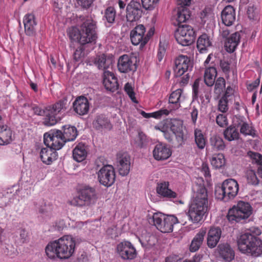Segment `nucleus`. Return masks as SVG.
<instances>
[{"mask_svg":"<svg viewBox=\"0 0 262 262\" xmlns=\"http://www.w3.org/2000/svg\"><path fill=\"white\" fill-rule=\"evenodd\" d=\"M78 242V239L70 235L63 236L47 245L45 249L46 255L50 259H69L75 253Z\"/></svg>","mask_w":262,"mask_h":262,"instance_id":"obj_1","label":"nucleus"},{"mask_svg":"<svg viewBox=\"0 0 262 262\" xmlns=\"http://www.w3.org/2000/svg\"><path fill=\"white\" fill-rule=\"evenodd\" d=\"M194 193L189 205L188 216L192 222L201 221L208 207L207 190L204 185L195 184L192 188Z\"/></svg>","mask_w":262,"mask_h":262,"instance_id":"obj_2","label":"nucleus"},{"mask_svg":"<svg viewBox=\"0 0 262 262\" xmlns=\"http://www.w3.org/2000/svg\"><path fill=\"white\" fill-rule=\"evenodd\" d=\"M79 18L82 21L80 30L76 27H72L69 30L68 34L70 39L82 45L95 41L97 37L96 23L91 17L80 16Z\"/></svg>","mask_w":262,"mask_h":262,"instance_id":"obj_3","label":"nucleus"},{"mask_svg":"<svg viewBox=\"0 0 262 262\" xmlns=\"http://www.w3.org/2000/svg\"><path fill=\"white\" fill-rule=\"evenodd\" d=\"M237 243L239 251L247 256L257 257L262 255V240L250 233L241 235Z\"/></svg>","mask_w":262,"mask_h":262,"instance_id":"obj_4","label":"nucleus"},{"mask_svg":"<svg viewBox=\"0 0 262 262\" xmlns=\"http://www.w3.org/2000/svg\"><path fill=\"white\" fill-rule=\"evenodd\" d=\"M68 106L67 100H60L55 104L48 106L44 110H41L38 106H34V113L39 116H43V124L47 126L55 125L57 122L56 115L59 113L64 111Z\"/></svg>","mask_w":262,"mask_h":262,"instance_id":"obj_5","label":"nucleus"},{"mask_svg":"<svg viewBox=\"0 0 262 262\" xmlns=\"http://www.w3.org/2000/svg\"><path fill=\"white\" fill-rule=\"evenodd\" d=\"M238 190L237 182L234 179H228L223 182L221 187L215 189V195L217 199L228 202L237 195Z\"/></svg>","mask_w":262,"mask_h":262,"instance_id":"obj_6","label":"nucleus"},{"mask_svg":"<svg viewBox=\"0 0 262 262\" xmlns=\"http://www.w3.org/2000/svg\"><path fill=\"white\" fill-rule=\"evenodd\" d=\"M97 199L95 189L87 186L80 189L78 196L74 197L69 203L74 206H89L95 204Z\"/></svg>","mask_w":262,"mask_h":262,"instance_id":"obj_7","label":"nucleus"},{"mask_svg":"<svg viewBox=\"0 0 262 262\" xmlns=\"http://www.w3.org/2000/svg\"><path fill=\"white\" fill-rule=\"evenodd\" d=\"M252 209L248 202L239 201L236 206L229 209L227 218L230 221L239 222L242 220L248 218L252 214Z\"/></svg>","mask_w":262,"mask_h":262,"instance_id":"obj_8","label":"nucleus"},{"mask_svg":"<svg viewBox=\"0 0 262 262\" xmlns=\"http://www.w3.org/2000/svg\"><path fill=\"white\" fill-rule=\"evenodd\" d=\"M183 122L179 119L167 118L165 119V138L169 141L172 140V137L168 135L169 130L174 135L179 142L184 141Z\"/></svg>","mask_w":262,"mask_h":262,"instance_id":"obj_9","label":"nucleus"},{"mask_svg":"<svg viewBox=\"0 0 262 262\" xmlns=\"http://www.w3.org/2000/svg\"><path fill=\"white\" fill-rule=\"evenodd\" d=\"M195 35V32L191 26L182 25L178 26L175 38L178 43L183 46H187L194 42Z\"/></svg>","mask_w":262,"mask_h":262,"instance_id":"obj_10","label":"nucleus"},{"mask_svg":"<svg viewBox=\"0 0 262 262\" xmlns=\"http://www.w3.org/2000/svg\"><path fill=\"white\" fill-rule=\"evenodd\" d=\"M66 142L60 130H51L44 134V143L54 150L60 149Z\"/></svg>","mask_w":262,"mask_h":262,"instance_id":"obj_11","label":"nucleus"},{"mask_svg":"<svg viewBox=\"0 0 262 262\" xmlns=\"http://www.w3.org/2000/svg\"><path fill=\"white\" fill-rule=\"evenodd\" d=\"M116 251L119 256L125 260L135 259L137 255V252L133 245L128 241H123L116 246Z\"/></svg>","mask_w":262,"mask_h":262,"instance_id":"obj_12","label":"nucleus"},{"mask_svg":"<svg viewBox=\"0 0 262 262\" xmlns=\"http://www.w3.org/2000/svg\"><path fill=\"white\" fill-rule=\"evenodd\" d=\"M143 11L140 2L132 0L126 7L125 18L127 23H132L138 20L142 16Z\"/></svg>","mask_w":262,"mask_h":262,"instance_id":"obj_13","label":"nucleus"},{"mask_svg":"<svg viewBox=\"0 0 262 262\" xmlns=\"http://www.w3.org/2000/svg\"><path fill=\"white\" fill-rule=\"evenodd\" d=\"M98 179L100 183L104 186L109 187L115 181V172L111 165H106L101 168L97 172Z\"/></svg>","mask_w":262,"mask_h":262,"instance_id":"obj_14","label":"nucleus"},{"mask_svg":"<svg viewBox=\"0 0 262 262\" xmlns=\"http://www.w3.org/2000/svg\"><path fill=\"white\" fill-rule=\"evenodd\" d=\"M176 69H174L176 77L182 76L188 71H191L193 67V62L187 56L179 55L175 61Z\"/></svg>","mask_w":262,"mask_h":262,"instance_id":"obj_15","label":"nucleus"},{"mask_svg":"<svg viewBox=\"0 0 262 262\" xmlns=\"http://www.w3.org/2000/svg\"><path fill=\"white\" fill-rule=\"evenodd\" d=\"M146 28L144 25H137L130 32V38L132 43L135 46H140V49H142L145 44L144 41V34Z\"/></svg>","mask_w":262,"mask_h":262,"instance_id":"obj_16","label":"nucleus"},{"mask_svg":"<svg viewBox=\"0 0 262 262\" xmlns=\"http://www.w3.org/2000/svg\"><path fill=\"white\" fill-rule=\"evenodd\" d=\"M117 163L119 174L122 176H127L130 169V157L129 155L126 153L118 155Z\"/></svg>","mask_w":262,"mask_h":262,"instance_id":"obj_17","label":"nucleus"},{"mask_svg":"<svg viewBox=\"0 0 262 262\" xmlns=\"http://www.w3.org/2000/svg\"><path fill=\"white\" fill-rule=\"evenodd\" d=\"M92 124L93 127L98 130H111L113 127L110 120L103 114L97 115Z\"/></svg>","mask_w":262,"mask_h":262,"instance_id":"obj_18","label":"nucleus"},{"mask_svg":"<svg viewBox=\"0 0 262 262\" xmlns=\"http://www.w3.org/2000/svg\"><path fill=\"white\" fill-rule=\"evenodd\" d=\"M236 125L237 127L239 128L240 133L242 135L245 136H251L253 137L256 136V130L254 127L246 122L244 117L237 118Z\"/></svg>","mask_w":262,"mask_h":262,"instance_id":"obj_19","label":"nucleus"},{"mask_svg":"<svg viewBox=\"0 0 262 262\" xmlns=\"http://www.w3.org/2000/svg\"><path fill=\"white\" fill-rule=\"evenodd\" d=\"M74 111L79 115L86 114L89 110L90 103L88 99L84 96H80L73 103Z\"/></svg>","mask_w":262,"mask_h":262,"instance_id":"obj_20","label":"nucleus"},{"mask_svg":"<svg viewBox=\"0 0 262 262\" xmlns=\"http://www.w3.org/2000/svg\"><path fill=\"white\" fill-rule=\"evenodd\" d=\"M182 92V89H178L171 93L169 97L168 109H165V115H168L171 111L178 109L180 106V99Z\"/></svg>","mask_w":262,"mask_h":262,"instance_id":"obj_21","label":"nucleus"},{"mask_svg":"<svg viewBox=\"0 0 262 262\" xmlns=\"http://www.w3.org/2000/svg\"><path fill=\"white\" fill-rule=\"evenodd\" d=\"M222 231L219 227H211L207 234V245L210 248L216 247L221 238Z\"/></svg>","mask_w":262,"mask_h":262,"instance_id":"obj_22","label":"nucleus"},{"mask_svg":"<svg viewBox=\"0 0 262 262\" xmlns=\"http://www.w3.org/2000/svg\"><path fill=\"white\" fill-rule=\"evenodd\" d=\"M135 64L132 57L126 54L121 56L118 60V70L121 73H127L133 70Z\"/></svg>","mask_w":262,"mask_h":262,"instance_id":"obj_23","label":"nucleus"},{"mask_svg":"<svg viewBox=\"0 0 262 262\" xmlns=\"http://www.w3.org/2000/svg\"><path fill=\"white\" fill-rule=\"evenodd\" d=\"M103 84L106 90L112 92L117 90L119 87L117 78L108 71H104Z\"/></svg>","mask_w":262,"mask_h":262,"instance_id":"obj_24","label":"nucleus"},{"mask_svg":"<svg viewBox=\"0 0 262 262\" xmlns=\"http://www.w3.org/2000/svg\"><path fill=\"white\" fill-rule=\"evenodd\" d=\"M23 23L26 34L29 36L34 35L35 34V27L37 25L34 15L32 13L25 15Z\"/></svg>","mask_w":262,"mask_h":262,"instance_id":"obj_25","label":"nucleus"},{"mask_svg":"<svg viewBox=\"0 0 262 262\" xmlns=\"http://www.w3.org/2000/svg\"><path fill=\"white\" fill-rule=\"evenodd\" d=\"M221 17L223 23L227 26H231L235 20V11L234 8L228 5L222 12Z\"/></svg>","mask_w":262,"mask_h":262,"instance_id":"obj_26","label":"nucleus"},{"mask_svg":"<svg viewBox=\"0 0 262 262\" xmlns=\"http://www.w3.org/2000/svg\"><path fill=\"white\" fill-rule=\"evenodd\" d=\"M206 232V228H202L200 229L191 242L189 246L190 252H195L199 250L203 244Z\"/></svg>","mask_w":262,"mask_h":262,"instance_id":"obj_27","label":"nucleus"},{"mask_svg":"<svg viewBox=\"0 0 262 262\" xmlns=\"http://www.w3.org/2000/svg\"><path fill=\"white\" fill-rule=\"evenodd\" d=\"M241 36L238 32L232 34L227 38L225 42V48L229 53L233 52L240 42Z\"/></svg>","mask_w":262,"mask_h":262,"instance_id":"obj_28","label":"nucleus"},{"mask_svg":"<svg viewBox=\"0 0 262 262\" xmlns=\"http://www.w3.org/2000/svg\"><path fill=\"white\" fill-rule=\"evenodd\" d=\"M51 147L43 148L40 152V158L42 162L47 165L51 164L56 159L57 154Z\"/></svg>","mask_w":262,"mask_h":262,"instance_id":"obj_29","label":"nucleus"},{"mask_svg":"<svg viewBox=\"0 0 262 262\" xmlns=\"http://www.w3.org/2000/svg\"><path fill=\"white\" fill-rule=\"evenodd\" d=\"M220 256L226 261H230L234 258V252L228 244H221L218 247Z\"/></svg>","mask_w":262,"mask_h":262,"instance_id":"obj_30","label":"nucleus"},{"mask_svg":"<svg viewBox=\"0 0 262 262\" xmlns=\"http://www.w3.org/2000/svg\"><path fill=\"white\" fill-rule=\"evenodd\" d=\"M88 149L83 144L79 143L73 149V157L75 160L77 162L83 161L86 157Z\"/></svg>","mask_w":262,"mask_h":262,"instance_id":"obj_31","label":"nucleus"},{"mask_svg":"<svg viewBox=\"0 0 262 262\" xmlns=\"http://www.w3.org/2000/svg\"><path fill=\"white\" fill-rule=\"evenodd\" d=\"M62 136L66 142L74 140L78 135L76 128L74 126L66 125L62 126Z\"/></svg>","mask_w":262,"mask_h":262,"instance_id":"obj_32","label":"nucleus"},{"mask_svg":"<svg viewBox=\"0 0 262 262\" xmlns=\"http://www.w3.org/2000/svg\"><path fill=\"white\" fill-rule=\"evenodd\" d=\"M217 75V71L215 68L210 67L205 70L204 80L205 84L208 86H212L215 83V79Z\"/></svg>","mask_w":262,"mask_h":262,"instance_id":"obj_33","label":"nucleus"},{"mask_svg":"<svg viewBox=\"0 0 262 262\" xmlns=\"http://www.w3.org/2000/svg\"><path fill=\"white\" fill-rule=\"evenodd\" d=\"M12 141V131L7 125L0 126V145L7 144Z\"/></svg>","mask_w":262,"mask_h":262,"instance_id":"obj_34","label":"nucleus"},{"mask_svg":"<svg viewBox=\"0 0 262 262\" xmlns=\"http://www.w3.org/2000/svg\"><path fill=\"white\" fill-rule=\"evenodd\" d=\"M211 45L210 38L206 34L201 35L197 40V48L202 53L205 52L207 49Z\"/></svg>","mask_w":262,"mask_h":262,"instance_id":"obj_35","label":"nucleus"},{"mask_svg":"<svg viewBox=\"0 0 262 262\" xmlns=\"http://www.w3.org/2000/svg\"><path fill=\"white\" fill-rule=\"evenodd\" d=\"M191 15V12L189 9L185 7L181 6L178 8L177 13V21L178 26H181V24L188 20Z\"/></svg>","mask_w":262,"mask_h":262,"instance_id":"obj_36","label":"nucleus"},{"mask_svg":"<svg viewBox=\"0 0 262 262\" xmlns=\"http://www.w3.org/2000/svg\"><path fill=\"white\" fill-rule=\"evenodd\" d=\"M94 63L99 69L104 70L105 71L111 67L112 61L110 58H106L104 54H102L97 56Z\"/></svg>","mask_w":262,"mask_h":262,"instance_id":"obj_37","label":"nucleus"},{"mask_svg":"<svg viewBox=\"0 0 262 262\" xmlns=\"http://www.w3.org/2000/svg\"><path fill=\"white\" fill-rule=\"evenodd\" d=\"M224 137L228 141L238 140L239 138V133L235 126L230 125L224 131Z\"/></svg>","mask_w":262,"mask_h":262,"instance_id":"obj_38","label":"nucleus"},{"mask_svg":"<svg viewBox=\"0 0 262 262\" xmlns=\"http://www.w3.org/2000/svg\"><path fill=\"white\" fill-rule=\"evenodd\" d=\"M210 143L214 150H222L226 147L223 139L218 135H213L210 138Z\"/></svg>","mask_w":262,"mask_h":262,"instance_id":"obj_39","label":"nucleus"},{"mask_svg":"<svg viewBox=\"0 0 262 262\" xmlns=\"http://www.w3.org/2000/svg\"><path fill=\"white\" fill-rule=\"evenodd\" d=\"M178 223V220L176 216L165 214V233L171 232L173 231L174 225Z\"/></svg>","mask_w":262,"mask_h":262,"instance_id":"obj_40","label":"nucleus"},{"mask_svg":"<svg viewBox=\"0 0 262 262\" xmlns=\"http://www.w3.org/2000/svg\"><path fill=\"white\" fill-rule=\"evenodd\" d=\"M256 172L257 171L251 168L247 169L245 177L248 184L252 185H257L259 184V181L256 175Z\"/></svg>","mask_w":262,"mask_h":262,"instance_id":"obj_41","label":"nucleus"},{"mask_svg":"<svg viewBox=\"0 0 262 262\" xmlns=\"http://www.w3.org/2000/svg\"><path fill=\"white\" fill-rule=\"evenodd\" d=\"M169 183L168 182H165V190H164V196H165V201L167 200H169L170 201H172L174 203L178 204V203L180 204H183V202L181 201H178L177 198L178 194L177 193L171 190L168 188Z\"/></svg>","mask_w":262,"mask_h":262,"instance_id":"obj_42","label":"nucleus"},{"mask_svg":"<svg viewBox=\"0 0 262 262\" xmlns=\"http://www.w3.org/2000/svg\"><path fill=\"white\" fill-rule=\"evenodd\" d=\"M230 90H232V89L230 86H228L226 89L225 94L221 97L219 101L218 110L222 113H226L228 110V100L227 98L229 97V95L228 91Z\"/></svg>","mask_w":262,"mask_h":262,"instance_id":"obj_43","label":"nucleus"},{"mask_svg":"<svg viewBox=\"0 0 262 262\" xmlns=\"http://www.w3.org/2000/svg\"><path fill=\"white\" fill-rule=\"evenodd\" d=\"M194 138L198 147L203 149L206 145V139L200 129L196 128L194 130Z\"/></svg>","mask_w":262,"mask_h":262,"instance_id":"obj_44","label":"nucleus"},{"mask_svg":"<svg viewBox=\"0 0 262 262\" xmlns=\"http://www.w3.org/2000/svg\"><path fill=\"white\" fill-rule=\"evenodd\" d=\"M211 163L215 168H221L225 163V159L224 155L219 154L214 155L212 158Z\"/></svg>","mask_w":262,"mask_h":262,"instance_id":"obj_45","label":"nucleus"},{"mask_svg":"<svg viewBox=\"0 0 262 262\" xmlns=\"http://www.w3.org/2000/svg\"><path fill=\"white\" fill-rule=\"evenodd\" d=\"M248 155L251 159L254 160L255 162L259 165L257 170V173L259 177L262 178V155L252 151H249Z\"/></svg>","mask_w":262,"mask_h":262,"instance_id":"obj_46","label":"nucleus"},{"mask_svg":"<svg viewBox=\"0 0 262 262\" xmlns=\"http://www.w3.org/2000/svg\"><path fill=\"white\" fill-rule=\"evenodd\" d=\"M116 16V11L113 7H107L104 11V17L110 24H113L115 22Z\"/></svg>","mask_w":262,"mask_h":262,"instance_id":"obj_47","label":"nucleus"},{"mask_svg":"<svg viewBox=\"0 0 262 262\" xmlns=\"http://www.w3.org/2000/svg\"><path fill=\"white\" fill-rule=\"evenodd\" d=\"M153 156L155 159L161 160L164 157V146L162 143L157 144L153 150Z\"/></svg>","mask_w":262,"mask_h":262,"instance_id":"obj_48","label":"nucleus"},{"mask_svg":"<svg viewBox=\"0 0 262 262\" xmlns=\"http://www.w3.org/2000/svg\"><path fill=\"white\" fill-rule=\"evenodd\" d=\"M159 1V0H141L143 8L147 11L154 10Z\"/></svg>","mask_w":262,"mask_h":262,"instance_id":"obj_49","label":"nucleus"},{"mask_svg":"<svg viewBox=\"0 0 262 262\" xmlns=\"http://www.w3.org/2000/svg\"><path fill=\"white\" fill-rule=\"evenodd\" d=\"M162 213H155L153 215V221L154 223V225L157 227V229L160 230L161 232H164L163 229L164 227H163L162 223Z\"/></svg>","mask_w":262,"mask_h":262,"instance_id":"obj_50","label":"nucleus"},{"mask_svg":"<svg viewBox=\"0 0 262 262\" xmlns=\"http://www.w3.org/2000/svg\"><path fill=\"white\" fill-rule=\"evenodd\" d=\"M18 240L19 243L24 244L28 241V233L24 228H20L17 230Z\"/></svg>","mask_w":262,"mask_h":262,"instance_id":"obj_51","label":"nucleus"},{"mask_svg":"<svg viewBox=\"0 0 262 262\" xmlns=\"http://www.w3.org/2000/svg\"><path fill=\"white\" fill-rule=\"evenodd\" d=\"M226 85L225 80L223 77H219L216 80L214 86V91L216 94H220L225 88Z\"/></svg>","mask_w":262,"mask_h":262,"instance_id":"obj_52","label":"nucleus"},{"mask_svg":"<svg viewBox=\"0 0 262 262\" xmlns=\"http://www.w3.org/2000/svg\"><path fill=\"white\" fill-rule=\"evenodd\" d=\"M216 122L221 127H224L228 124V119L226 115L219 114L216 117Z\"/></svg>","mask_w":262,"mask_h":262,"instance_id":"obj_53","label":"nucleus"},{"mask_svg":"<svg viewBox=\"0 0 262 262\" xmlns=\"http://www.w3.org/2000/svg\"><path fill=\"white\" fill-rule=\"evenodd\" d=\"M124 90L128 94L130 98L132 99V100L135 102H136L135 93L134 92L133 89L130 83H127L125 84L124 86Z\"/></svg>","mask_w":262,"mask_h":262,"instance_id":"obj_54","label":"nucleus"},{"mask_svg":"<svg viewBox=\"0 0 262 262\" xmlns=\"http://www.w3.org/2000/svg\"><path fill=\"white\" fill-rule=\"evenodd\" d=\"M200 81L201 79L197 78L196 79H195L192 85V95L193 97L195 99L197 98L199 96V88Z\"/></svg>","mask_w":262,"mask_h":262,"instance_id":"obj_55","label":"nucleus"},{"mask_svg":"<svg viewBox=\"0 0 262 262\" xmlns=\"http://www.w3.org/2000/svg\"><path fill=\"white\" fill-rule=\"evenodd\" d=\"M190 76L188 73H186L182 76L179 77L178 79L179 84L181 86L186 85L189 82Z\"/></svg>","mask_w":262,"mask_h":262,"instance_id":"obj_56","label":"nucleus"},{"mask_svg":"<svg viewBox=\"0 0 262 262\" xmlns=\"http://www.w3.org/2000/svg\"><path fill=\"white\" fill-rule=\"evenodd\" d=\"M256 8L254 6H249L247 9V15L250 19H255L256 15Z\"/></svg>","mask_w":262,"mask_h":262,"instance_id":"obj_57","label":"nucleus"},{"mask_svg":"<svg viewBox=\"0 0 262 262\" xmlns=\"http://www.w3.org/2000/svg\"><path fill=\"white\" fill-rule=\"evenodd\" d=\"M83 50L82 47L78 48L74 53V59L75 61H79L80 58L83 56Z\"/></svg>","mask_w":262,"mask_h":262,"instance_id":"obj_58","label":"nucleus"},{"mask_svg":"<svg viewBox=\"0 0 262 262\" xmlns=\"http://www.w3.org/2000/svg\"><path fill=\"white\" fill-rule=\"evenodd\" d=\"M107 164H105L104 159L103 157H99L97 158L95 162V166L97 170L100 169L101 168L105 166Z\"/></svg>","mask_w":262,"mask_h":262,"instance_id":"obj_59","label":"nucleus"},{"mask_svg":"<svg viewBox=\"0 0 262 262\" xmlns=\"http://www.w3.org/2000/svg\"><path fill=\"white\" fill-rule=\"evenodd\" d=\"M94 1V0H77V3L82 8L88 9L91 6Z\"/></svg>","mask_w":262,"mask_h":262,"instance_id":"obj_60","label":"nucleus"},{"mask_svg":"<svg viewBox=\"0 0 262 262\" xmlns=\"http://www.w3.org/2000/svg\"><path fill=\"white\" fill-rule=\"evenodd\" d=\"M201 171L203 173L205 177L211 176L208 164L206 163H203L201 167Z\"/></svg>","mask_w":262,"mask_h":262,"instance_id":"obj_61","label":"nucleus"},{"mask_svg":"<svg viewBox=\"0 0 262 262\" xmlns=\"http://www.w3.org/2000/svg\"><path fill=\"white\" fill-rule=\"evenodd\" d=\"M198 113H199L198 110L195 107H193L192 108V110L191 112V121H192V124L194 125H195V124H196V120H197L198 116Z\"/></svg>","mask_w":262,"mask_h":262,"instance_id":"obj_62","label":"nucleus"},{"mask_svg":"<svg viewBox=\"0 0 262 262\" xmlns=\"http://www.w3.org/2000/svg\"><path fill=\"white\" fill-rule=\"evenodd\" d=\"M220 67L222 71L225 73H228L230 71V64L227 61L221 60Z\"/></svg>","mask_w":262,"mask_h":262,"instance_id":"obj_63","label":"nucleus"},{"mask_svg":"<svg viewBox=\"0 0 262 262\" xmlns=\"http://www.w3.org/2000/svg\"><path fill=\"white\" fill-rule=\"evenodd\" d=\"M181 258L177 255H171L165 259V262H179Z\"/></svg>","mask_w":262,"mask_h":262,"instance_id":"obj_64","label":"nucleus"}]
</instances>
